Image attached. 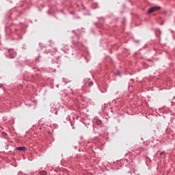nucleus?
I'll list each match as a JSON object with an SVG mask.
<instances>
[{"instance_id": "6", "label": "nucleus", "mask_w": 175, "mask_h": 175, "mask_svg": "<svg viewBox=\"0 0 175 175\" xmlns=\"http://www.w3.org/2000/svg\"><path fill=\"white\" fill-rule=\"evenodd\" d=\"M10 53H11V52H10ZM10 55L12 57V58H14V57H16V54H14L13 56H12L11 54H10Z\"/></svg>"}, {"instance_id": "3", "label": "nucleus", "mask_w": 175, "mask_h": 175, "mask_svg": "<svg viewBox=\"0 0 175 175\" xmlns=\"http://www.w3.org/2000/svg\"><path fill=\"white\" fill-rule=\"evenodd\" d=\"M40 175H46V174H47V172L46 171H41L40 172Z\"/></svg>"}, {"instance_id": "7", "label": "nucleus", "mask_w": 175, "mask_h": 175, "mask_svg": "<svg viewBox=\"0 0 175 175\" xmlns=\"http://www.w3.org/2000/svg\"><path fill=\"white\" fill-rule=\"evenodd\" d=\"M163 154H164L163 152H160V155H163Z\"/></svg>"}, {"instance_id": "4", "label": "nucleus", "mask_w": 175, "mask_h": 175, "mask_svg": "<svg viewBox=\"0 0 175 175\" xmlns=\"http://www.w3.org/2000/svg\"><path fill=\"white\" fill-rule=\"evenodd\" d=\"M96 124H97V125H100V124H102V121H100V120H97V121H96Z\"/></svg>"}, {"instance_id": "1", "label": "nucleus", "mask_w": 175, "mask_h": 175, "mask_svg": "<svg viewBox=\"0 0 175 175\" xmlns=\"http://www.w3.org/2000/svg\"><path fill=\"white\" fill-rule=\"evenodd\" d=\"M158 10H161V7L157 6V7H152L150 8L148 11V13L150 14V13H154V12H157Z\"/></svg>"}, {"instance_id": "2", "label": "nucleus", "mask_w": 175, "mask_h": 175, "mask_svg": "<svg viewBox=\"0 0 175 175\" xmlns=\"http://www.w3.org/2000/svg\"><path fill=\"white\" fill-rule=\"evenodd\" d=\"M16 150L18 151H25V150H27V148H25L24 146H20V147H17Z\"/></svg>"}, {"instance_id": "5", "label": "nucleus", "mask_w": 175, "mask_h": 175, "mask_svg": "<svg viewBox=\"0 0 175 175\" xmlns=\"http://www.w3.org/2000/svg\"><path fill=\"white\" fill-rule=\"evenodd\" d=\"M92 85H94V82H90L89 87H92Z\"/></svg>"}]
</instances>
